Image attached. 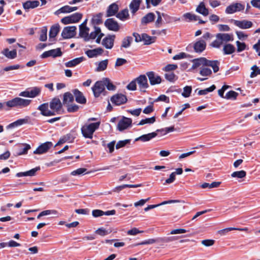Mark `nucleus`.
Listing matches in <instances>:
<instances>
[{
	"instance_id": "nucleus-1",
	"label": "nucleus",
	"mask_w": 260,
	"mask_h": 260,
	"mask_svg": "<svg viewBox=\"0 0 260 260\" xmlns=\"http://www.w3.org/2000/svg\"><path fill=\"white\" fill-rule=\"evenodd\" d=\"M31 102L30 100L16 97L6 102V106L9 109L14 108H23L29 106Z\"/></svg>"
},
{
	"instance_id": "nucleus-2",
	"label": "nucleus",
	"mask_w": 260,
	"mask_h": 260,
	"mask_svg": "<svg viewBox=\"0 0 260 260\" xmlns=\"http://www.w3.org/2000/svg\"><path fill=\"white\" fill-rule=\"evenodd\" d=\"M100 121L85 124L81 128V133L85 138L92 139L94 132L99 128Z\"/></svg>"
},
{
	"instance_id": "nucleus-3",
	"label": "nucleus",
	"mask_w": 260,
	"mask_h": 260,
	"mask_svg": "<svg viewBox=\"0 0 260 260\" xmlns=\"http://www.w3.org/2000/svg\"><path fill=\"white\" fill-rule=\"evenodd\" d=\"M89 28L87 26H79V36L83 38L84 41H88L95 39V31L94 29L89 33Z\"/></svg>"
},
{
	"instance_id": "nucleus-4",
	"label": "nucleus",
	"mask_w": 260,
	"mask_h": 260,
	"mask_svg": "<svg viewBox=\"0 0 260 260\" xmlns=\"http://www.w3.org/2000/svg\"><path fill=\"white\" fill-rule=\"evenodd\" d=\"M82 17V14L81 13H76L62 18L61 19V22L64 24L77 23L81 20Z\"/></svg>"
},
{
	"instance_id": "nucleus-5",
	"label": "nucleus",
	"mask_w": 260,
	"mask_h": 260,
	"mask_svg": "<svg viewBox=\"0 0 260 260\" xmlns=\"http://www.w3.org/2000/svg\"><path fill=\"white\" fill-rule=\"evenodd\" d=\"M77 28L75 26L65 27L61 32V36L64 39L73 38L76 35Z\"/></svg>"
},
{
	"instance_id": "nucleus-6",
	"label": "nucleus",
	"mask_w": 260,
	"mask_h": 260,
	"mask_svg": "<svg viewBox=\"0 0 260 260\" xmlns=\"http://www.w3.org/2000/svg\"><path fill=\"white\" fill-rule=\"evenodd\" d=\"M49 107L51 110V112L54 113V115L58 114L62 108V104L58 98H55L53 99L49 103Z\"/></svg>"
},
{
	"instance_id": "nucleus-7",
	"label": "nucleus",
	"mask_w": 260,
	"mask_h": 260,
	"mask_svg": "<svg viewBox=\"0 0 260 260\" xmlns=\"http://www.w3.org/2000/svg\"><path fill=\"white\" fill-rule=\"evenodd\" d=\"M92 90L94 95L95 97H99L105 90V85L103 80L102 79L101 81L96 82L94 86L92 87Z\"/></svg>"
},
{
	"instance_id": "nucleus-8",
	"label": "nucleus",
	"mask_w": 260,
	"mask_h": 260,
	"mask_svg": "<svg viewBox=\"0 0 260 260\" xmlns=\"http://www.w3.org/2000/svg\"><path fill=\"white\" fill-rule=\"evenodd\" d=\"M53 146L51 142H46L41 144L34 151L36 154H42L46 153Z\"/></svg>"
},
{
	"instance_id": "nucleus-9",
	"label": "nucleus",
	"mask_w": 260,
	"mask_h": 260,
	"mask_svg": "<svg viewBox=\"0 0 260 260\" xmlns=\"http://www.w3.org/2000/svg\"><path fill=\"white\" fill-rule=\"evenodd\" d=\"M132 123V120L131 118L123 117L118 122L117 128L119 131H122L128 128Z\"/></svg>"
},
{
	"instance_id": "nucleus-10",
	"label": "nucleus",
	"mask_w": 260,
	"mask_h": 260,
	"mask_svg": "<svg viewBox=\"0 0 260 260\" xmlns=\"http://www.w3.org/2000/svg\"><path fill=\"white\" fill-rule=\"evenodd\" d=\"M115 38V35L107 36L103 39L102 41V45L107 49H111L114 46Z\"/></svg>"
},
{
	"instance_id": "nucleus-11",
	"label": "nucleus",
	"mask_w": 260,
	"mask_h": 260,
	"mask_svg": "<svg viewBox=\"0 0 260 260\" xmlns=\"http://www.w3.org/2000/svg\"><path fill=\"white\" fill-rule=\"evenodd\" d=\"M111 101L116 105H120L125 103L127 101V98L124 94L118 93L111 97Z\"/></svg>"
},
{
	"instance_id": "nucleus-12",
	"label": "nucleus",
	"mask_w": 260,
	"mask_h": 260,
	"mask_svg": "<svg viewBox=\"0 0 260 260\" xmlns=\"http://www.w3.org/2000/svg\"><path fill=\"white\" fill-rule=\"evenodd\" d=\"M105 25L110 30L117 31L119 29V26L117 22L113 18L107 19L105 22Z\"/></svg>"
},
{
	"instance_id": "nucleus-13",
	"label": "nucleus",
	"mask_w": 260,
	"mask_h": 260,
	"mask_svg": "<svg viewBox=\"0 0 260 260\" xmlns=\"http://www.w3.org/2000/svg\"><path fill=\"white\" fill-rule=\"evenodd\" d=\"M150 83L152 85L160 84L161 82V77L153 72L147 73Z\"/></svg>"
},
{
	"instance_id": "nucleus-14",
	"label": "nucleus",
	"mask_w": 260,
	"mask_h": 260,
	"mask_svg": "<svg viewBox=\"0 0 260 260\" xmlns=\"http://www.w3.org/2000/svg\"><path fill=\"white\" fill-rule=\"evenodd\" d=\"M49 105L48 103H44L40 105L38 109L41 111V114L44 116H51L54 115L51 110H48Z\"/></svg>"
},
{
	"instance_id": "nucleus-15",
	"label": "nucleus",
	"mask_w": 260,
	"mask_h": 260,
	"mask_svg": "<svg viewBox=\"0 0 260 260\" xmlns=\"http://www.w3.org/2000/svg\"><path fill=\"white\" fill-rule=\"evenodd\" d=\"M135 79L141 90L146 89L148 87L147 79L146 76L140 75Z\"/></svg>"
},
{
	"instance_id": "nucleus-16",
	"label": "nucleus",
	"mask_w": 260,
	"mask_h": 260,
	"mask_svg": "<svg viewBox=\"0 0 260 260\" xmlns=\"http://www.w3.org/2000/svg\"><path fill=\"white\" fill-rule=\"evenodd\" d=\"M206 61V58L205 57H200L193 59L192 60L191 69L195 70L198 68L201 69L204 66H205Z\"/></svg>"
},
{
	"instance_id": "nucleus-17",
	"label": "nucleus",
	"mask_w": 260,
	"mask_h": 260,
	"mask_svg": "<svg viewBox=\"0 0 260 260\" xmlns=\"http://www.w3.org/2000/svg\"><path fill=\"white\" fill-rule=\"evenodd\" d=\"M77 9V7H71L69 5H66L56 11L54 14L56 15H58L61 13H70L76 11Z\"/></svg>"
},
{
	"instance_id": "nucleus-18",
	"label": "nucleus",
	"mask_w": 260,
	"mask_h": 260,
	"mask_svg": "<svg viewBox=\"0 0 260 260\" xmlns=\"http://www.w3.org/2000/svg\"><path fill=\"white\" fill-rule=\"evenodd\" d=\"M29 120V117L28 116H26L24 118L19 119L16 121L10 123L7 126L8 128H12L14 127H16L22 125L24 124H26L28 122Z\"/></svg>"
},
{
	"instance_id": "nucleus-19",
	"label": "nucleus",
	"mask_w": 260,
	"mask_h": 260,
	"mask_svg": "<svg viewBox=\"0 0 260 260\" xmlns=\"http://www.w3.org/2000/svg\"><path fill=\"white\" fill-rule=\"evenodd\" d=\"M243 5L240 3H235L231 5L226 7L225 13L227 14H233L237 11H239L243 9Z\"/></svg>"
},
{
	"instance_id": "nucleus-20",
	"label": "nucleus",
	"mask_w": 260,
	"mask_h": 260,
	"mask_svg": "<svg viewBox=\"0 0 260 260\" xmlns=\"http://www.w3.org/2000/svg\"><path fill=\"white\" fill-rule=\"evenodd\" d=\"M60 30V26L58 23L51 26L49 33V39L50 41H53L57 36Z\"/></svg>"
},
{
	"instance_id": "nucleus-21",
	"label": "nucleus",
	"mask_w": 260,
	"mask_h": 260,
	"mask_svg": "<svg viewBox=\"0 0 260 260\" xmlns=\"http://www.w3.org/2000/svg\"><path fill=\"white\" fill-rule=\"evenodd\" d=\"M206 43L203 40L197 41L193 45L194 50L197 53L202 52L206 48Z\"/></svg>"
},
{
	"instance_id": "nucleus-22",
	"label": "nucleus",
	"mask_w": 260,
	"mask_h": 260,
	"mask_svg": "<svg viewBox=\"0 0 260 260\" xmlns=\"http://www.w3.org/2000/svg\"><path fill=\"white\" fill-rule=\"evenodd\" d=\"M84 59L83 57H77L65 62L64 66L67 68H73L81 63Z\"/></svg>"
},
{
	"instance_id": "nucleus-23",
	"label": "nucleus",
	"mask_w": 260,
	"mask_h": 260,
	"mask_svg": "<svg viewBox=\"0 0 260 260\" xmlns=\"http://www.w3.org/2000/svg\"><path fill=\"white\" fill-rule=\"evenodd\" d=\"M182 202L181 201L178 200H170L167 201H164L161 202V203L156 204V205H151L148 206L147 207L144 208V210L145 211H147L150 209H153L154 208L157 207L161 205L167 204H171V203H180Z\"/></svg>"
},
{
	"instance_id": "nucleus-24",
	"label": "nucleus",
	"mask_w": 260,
	"mask_h": 260,
	"mask_svg": "<svg viewBox=\"0 0 260 260\" xmlns=\"http://www.w3.org/2000/svg\"><path fill=\"white\" fill-rule=\"evenodd\" d=\"M75 97L76 101L80 104H83L86 102L85 98L83 96L82 93L78 89H75L73 91Z\"/></svg>"
},
{
	"instance_id": "nucleus-25",
	"label": "nucleus",
	"mask_w": 260,
	"mask_h": 260,
	"mask_svg": "<svg viewBox=\"0 0 260 260\" xmlns=\"http://www.w3.org/2000/svg\"><path fill=\"white\" fill-rule=\"evenodd\" d=\"M219 62L218 60H211L206 58V65L208 67H211L214 73L219 71Z\"/></svg>"
},
{
	"instance_id": "nucleus-26",
	"label": "nucleus",
	"mask_w": 260,
	"mask_h": 260,
	"mask_svg": "<svg viewBox=\"0 0 260 260\" xmlns=\"http://www.w3.org/2000/svg\"><path fill=\"white\" fill-rule=\"evenodd\" d=\"M216 38L221 40L222 43L233 40V35L224 33H219L216 36Z\"/></svg>"
},
{
	"instance_id": "nucleus-27",
	"label": "nucleus",
	"mask_w": 260,
	"mask_h": 260,
	"mask_svg": "<svg viewBox=\"0 0 260 260\" xmlns=\"http://www.w3.org/2000/svg\"><path fill=\"white\" fill-rule=\"evenodd\" d=\"M40 168L39 167H36L26 172L18 173L16 174V176L17 177H21L23 176H33L35 175L37 171L40 170Z\"/></svg>"
},
{
	"instance_id": "nucleus-28",
	"label": "nucleus",
	"mask_w": 260,
	"mask_h": 260,
	"mask_svg": "<svg viewBox=\"0 0 260 260\" xmlns=\"http://www.w3.org/2000/svg\"><path fill=\"white\" fill-rule=\"evenodd\" d=\"M118 11V6L115 4L113 3L110 5L107 11V17H110L115 15Z\"/></svg>"
},
{
	"instance_id": "nucleus-29",
	"label": "nucleus",
	"mask_w": 260,
	"mask_h": 260,
	"mask_svg": "<svg viewBox=\"0 0 260 260\" xmlns=\"http://www.w3.org/2000/svg\"><path fill=\"white\" fill-rule=\"evenodd\" d=\"M156 132H152L148 134L143 135L136 139V141H141L143 142H146L150 140L157 136Z\"/></svg>"
},
{
	"instance_id": "nucleus-30",
	"label": "nucleus",
	"mask_w": 260,
	"mask_h": 260,
	"mask_svg": "<svg viewBox=\"0 0 260 260\" xmlns=\"http://www.w3.org/2000/svg\"><path fill=\"white\" fill-rule=\"evenodd\" d=\"M40 2L38 1H27L23 4L24 9H34L39 6Z\"/></svg>"
},
{
	"instance_id": "nucleus-31",
	"label": "nucleus",
	"mask_w": 260,
	"mask_h": 260,
	"mask_svg": "<svg viewBox=\"0 0 260 260\" xmlns=\"http://www.w3.org/2000/svg\"><path fill=\"white\" fill-rule=\"evenodd\" d=\"M142 0H132L129 4V9L131 12L134 14L140 8V4Z\"/></svg>"
},
{
	"instance_id": "nucleus-32",
	"label": "nucleus",
	"mask_w": 260,
	"mask_h": 260,
	"mask_svg": "<svg viewBox=\"0 0 260 260\" xmlns=\"http://www.w3.org/2000/svg\"><path fill=\"white\" fill-rule=\"evenodd\" d=\"M104 50L102 48H98L87 51L86 54L89 57L92 58L102 54Z\"/></svg>"
},
{
	"instance_id": "nucleus-33",
	"label": "nucleus",
	"mask_w": 260,
	"mask_h": 260,
	"mask_svg": "<svg viewBox=\"0 0 260 260\" xmlns=\"http://www.w3.org/2000/svg\"><path fill=\"white\" fill-rule=\"evenodd\" d=\"M196 11L204 16H206L209 14V11L206 8L205 5L203 2L200 3L199 6L196 8Z\"/></svg>"
},
{
	"instance_id": "nucleus-34",
	"label": "nucleus",
	"mask_w": 260,
	"mask_h": 260,
	"mask_svg": "<svg viewBox=\"0 0 260 260\" xmlns=\"http://www.w3.org/2000/svg\"><path fill=\"white\" fill-rule=\"evenodd\" d=\"M154 18L155 15L153 13H148L142 18L141 23L143 24H147L152 22L154 20Z\"/></svg>"
},
{
	"instance_id": "nucleus-35",
	"label": "nucleus",
	"mask_w": 260,
	"mask_h": 260,
	"mask_svg": "<svg viewBox=\"0 0 260 260\" xmlns=\"http://www.w3.org/2000/svg\"><path fill=\"white\" fill-rule=\"evenodd\" d=\"M2 53L9 59H14L16 57L17 51L16 49L9 51L8 48H6L3 50Z\"/></svg>"
},
{
	"instance_id": "nucleus-36",
	"label": "nucleus",
	"mask_w": 260,
	"mask_h": 260,
	"mask_svg": "<svg viewBox=\"0 0 260 260\" xmlns=\"http://www.w3.org/2000/svg\"><path fill=\"white\" fill-rule=\"evenodd\" d=\"M108 59H106L96 63L95 71L102 72L105 70L108 66Z\"/></svg>"
},
{
	"instance_id": "nucleus-37",
	"label": "nucleus",
	"mask_w": 260,
	"mask_h": 260,
	"mask_svg": "<svg viewBox=\"0 0 260 260\" xmlns=\"http://www.w3.org/2000/svg\"><path fill=\"white\" fill-rule=\"evenodd\" d=\"M133 39L131 36H127L123 39L121 42V49L122 48H128L130 47Z\"/></svg>"
},
{
	"instance_id": "nucleus-38",
	"label": "nucleus",
	"mask_w": 260,
	"mask_h": 260,
	"mask_svg": "<svg viewBox=\"0 0 260 260\" xmlns=\"http://www.w3.org/2000/svg\"><path fill=\"white\" fill-rule=\"evenodd\" d=\"M142 39L145 45H150L155 41V37L149 36L146 34H142Z\"/></svg>"
},
{
	"instance_id": "nucleus-39",
	"label": "nucleus",
	"mask_w": 260,
	"mask_h": 260,
	"mask_svg": "<svg viewBox=\"0 0 260 260\" xmlns=\"http://www.w3.org/2000/svg\"><path fill=\"white\" fill-rule=\"evenodd\" d=\"M41 89L38 87H34L29 89L30 98H35L41 93Z\"/></svg>"
},
{
	"instance_id": "nucleus-40",
	"label": "nucleus",
	"mask_w": 260,
	"mask_h": 260,
	"mask_svg": "<svg viewBox=\"0 0 260 260\" xmlns=\"http://www.w3.org/2000/svg\"><path fill=\"white\" fill-rule=\"evenodd\" d=\"M128 11L127 9H124L116 15V17L121 20L124 21L128 18Z\"/></svg>"
},
{
	"instance_id": "nucleus-41",
	"label": "nucleus",
	"mask_w": 260,
	"mask_h": 260,
	"mask_svg": "<svg viewBox=\"0 0 260 260\" xmlns=\"http://www.w3.org/2000/svg\"><path fill=\"white\" fill-rule=\"evenodd\" d=\"M30 149V146L29 144H24L22 146H20L18 152H17V155H21L26 154L27 151Z\"/></svg>"
},
{
	"instance_id": "nucleus-42",
	"label": "nucleus",
	"mask_w": 260,
	"mask_h": 260,
	"mask_svg": "<svg viewBox=\"0 0 260 260\" xmlns=\"http://www.w3.org/2000/svg\"><path fill=\"white\" fill-rule=\"evenodd\" d=\"M212 72L207 66H203L200 70L199 74L202 76H210Z\"/></svg>"
},
{
	"instance_id": "nucleus-43",
	"label": "nucleus",
	"mask_w": 260,
	"mask_h": 260,
	"mask_svg": "<svg viewBox=\"0 0 260 260\" xmlns=\"http://www.w3.org/2000/svg\"><path fill=\"white\" fill-rule=\"evenodd\" d=\"M183 18L188 21H197L199 20V16L191 13H186L183 14Z\"/></svg>"
},
{
	"instance_id": "nucleus-44",
	"label": "nucleus",
	"mask_w": 260,
	"mask_h": 260,
	"mask_svg": "<svg viewBox=\"0 0 260 260\" xmlns=\"http://www.w3.org/2000/svg\"><path fill=\"white\" fill-rule=\"evenodd\" d=\"M94 31H95L96 43L99 44L101 42L102 38L104 34L101 32V28L98 26H94Z\"/></svg>"
},
{
	"instance_id": "nucleus-45",
	"label": "nucleus",
	"mask_w": 260,
	"mask_h": 260,
	"mask_svg": "<svg viewBox=\"0 0 260 260\" xmlns=\"http://www.w3.org/2000/svg\"><path fill=\"white\" fill-rule=\"evenodd\" d=\"M223 50L225 54H231L235 51V48L233 45L228 44L224 46Z\"/></svg>"
},
{
	"instance_id": "nucleus-46",
	"label": "nucleus",
	"mask_w": 260,
	"mask_h": 260,
	"mask_svg": "<svg viewBox=\"0 0 260 260\" xmlns=\"http://www.w3.org/2000/svg\"><path fill=\"white\" fill-rule=\"evenodd\" d=\"M102 14L99 13L95 15H94L91 20V23L92 25H93L94 26H96V25H98L102 23Z\"/></svg>"
},
{
	"instance_id": "nucleus-47",
	"label": "nucleus",
	"mask_w": 260,
	"mask_h": 260,
	"mask_svg": "<svg viewBox=\"0 0 260 260\" xmlns=\"http://www.w3.org/2000/svg\"><path fill=\"white\" fill-rule=\"evenodd\" d=\"M57 214V211L55 210H47L42 211L37 216V218L39 219L41 217L48 215H56Z\"/></svg>"
},
{
	"instance_id": "nucleus-48",
	"label": "nucleus",
	"mask_w": 260,
	"mask_h": 260,
	"mask_svg": "<svg viewBox=\"0 0 260 260\" xmlns=\"http://www.w3.org/2000/svg\"><path fill=\"white\" fill-rule=\"evenodd\" d=\"M105 87L106 86L107 88L109 90H114L115 86L111 82L110 79L108 78H104L103 79Z\"/></svg>"
},
{
	"instance_id": "nucleus-49",
	"label": "nucleus",
	"mask_w": 260,
	"mask_h": 260,
	"mask_svg": "<svg viewBox=\"0 0 260 260\" xmlns=\"http://www.w3.org/2000/svg\"><path fill=\"white\" fill-rule=\"evenodd\" d=\"M50 57L55 58L57 57H60L62 55V53L61 51L60 48H57L54 49L50 50Z\"/></svg>"
},
{
	"instance_id": "nucleus-50",
	"label": "nucleus",
	"mask_w": 260,
	"mask_h": 260,
	"mask_svg": "<svg viewBox=\"0 0 260 260\" xmlns=\"http://www.w3.org/2000/svg\"><path fill=\"white\" fill-rule=\"evenodd\" d=\"M155 121V117L154 116L150 118H147L142 119L138 124V125H143L145 124H152Z\"/></svg>"
},
{
	"instance_id": "nucleus-51",
	"label": "nucleus",
	"mask_w": 260,
	"mask_h": 260,
	"mask_svg": "<svg viewBox=\"0 0 260 260\" xmlns=\"http://www.w3.org/2000/svg\"><path fill=\"white\" fill-rule=\"evenodd\" d=\"M238 93L236 92L231 90L227 92L225 95H223L224 99H226L227 100H235L238 95Z\"/></svg>"
},
{
	"instance_id": "nucleus-52",
	"label": "nucleus",
	"mask_w": 260,
	"mask_h": 260,
	"mask_svg": "<svg viewBox=\"0 0 260 260\" xmlns=\"http://www.w3.org/2000/svg\"><path fill=\"white\" fill-rule=\"evenodd\" d=\"M233 230H239V231H243V229H237L235 228H225L222 230H219L217 233L218 234H219L221 236H224L226 235L229 232L233 231Z\"/></svg>"
},
{
	"instance_id": "nucleus-53",
	"label": "nucleus",
	"mask_w": 260,
	"mask_h": 260,
	"mask_svg": "<svg viewBox=\"0 0 260 260\" xmlns=\"http://www.w3.org/2000/svg\"><path fill=\"white\" fill-rule=\"evenodd\" d=\"M74 99V98L73 94L70 92H67L63 95V102L64 103H69L73 102Z\"/></svg>"
},
{
	"instance_id": "nucleus-54",
	"label": "nucleus",
	"mask_w": 260,
	"mask_h": 260,
	"mask_svg": "<svg viewBox=\"0 0 260 260\" xmlns=\"http://www.w3.org/2000/svg\"><path fill=\"white\" fill-rule=\"evenodd\" d=\"M251 70H252L250 74V77L254 78L258 75H260V67H257L256 65H253Z\"/></svg>"
},
{
	"instance_id": "nucleus-55",
	"label": "nucleus",
	"mask_w": 260,
	"mask_h": 260,
	"mask_svg": "<svg viewBox=\"0 0 260 260\" xmlns=\"http://www.w3.org/2000/svg\"><path fill=\"white\" fill-rule=\"evenodd\" d=\"M47 28L46 26L43 27L41 30L39 40L41 41L44 42L47 40Z\"/></svg>"
},
{
	"instance_id": "nucleus-56",
	"label": "nucleus",
	"mask_w": 260,
	"mask_h": 260,
	"mask_svg": "<svg viewBox=\"0 0 260 260\" xmlns=\"http://www.w3.org/2000/svg\"><path fill=\"white\" fill-rule=\"evenodd\" d=\"M156 13L157 14V19L155 21V25L156 27H159L162 23L163 16H162L161 15L163 14V13H160V12L156 11Z\"/></svg>"
},
{
	"instance_id": "nucleus-57",
	"label": "nucleus",
	"mask_w": 260,
	"mask_h": 260,
	"mask_svg": "<svg viewBox=\"0 0 260 260\" xmlns=\"http://www.w3.org/2000/svg\"><path fill=\"white\" fill-rule=\"evenodd\" d=\"M192 91V87L190 86H186L183 89V92H182V95L184 98H188Z\"/></svg>"
},
{
	"instance_id": "nucleus-58",
	"label": "nucleus",
	"mask_w": 260,
	"mask_h": 260,
	"mask_svg": "<svg viewBox=\"0 0 260 260\" xmlns=\"http://www.w3.org/2000/svg\"><path fill=\"white\" fill-rule=\"evenodd\" d=\"M220 184V182H213L211 183H204L202 184L201 187L203 188H207V187H209L210 188H212L217 187L218 186H219Z\"/></svg>"
},
{
	"instance_id": "nucleus-59",
	"label": "nucleus",
	"mask_w": 260,
	"mask_h": 260,
	"mask_svg": "<svg viewBox=\"0 0 260 260\" xmlns=\"http://www.w3.org/2000/svg\"><path fill=\"white\" fill-rule=\"evenodd\" d=\"M131 142L130 139H126L124 140H121L118 141L116 145V149H118L125 146L127 144H129Z\"/></svg>"
},
{
	"instance_id": "nucleus-60",
	"label": "nucleus",
	"mask_w": 260,
	"mask_h": 260,
	"mask_svg": "<svg viewBox=\"0 0 260 260\" xmlns=\"http://www.w3.org/2000/svg\"><path fill=\"white\" fill-rule=\"evenodd\" d=\"M95 233L101 236H104L110 234L111 231H108L103 228H101L97 229Z\"/></svg>"
},
{
	"instance_id": "nucleus-61",
	"label": "nucleus",
	"mask_w": 260,
	"mask_h": 260,
	"mask_svg": "<svg viewBox=\"0 0 260 260\" xmlns=\"http://www.w3.org/2000/svg\"><path fill=\"white\" fill-rule=\"evenodd\" d=\"M87 169L85 168H79L71 173V175L73 176L80 175L83 174H86Z\"/></svg>"
},
{
	"instance_id": "nucleus-62",
	"label": "nucleus",
	"mask_w": 260,
	"mask_h": 260,
	"mask_svg": "<svg viewBox=\"0 0 260 260\" xmlns=\"http://www.w3.org/2000/svg\"><path fill=\"white\" fill-rule=\"evenodd\" d=\"M231 177L237 179H242L244 178V171H236L232 173Z\"/></svg>"
},
{
	"instance_id": "nucleus-63",
	"label": "nucleus",
	"mask_w": 260,
	"mask_h": 260,
	"mask_svg": "<svg viewBox=\"0 0 260 260\" xmlns=\"http://www.w3.org/2000/svg\"><path fill=\"white\" fill-rule=\"evenodd\" d=\"M165 78L171 82H173L176 79V75L173 73L171 72H168L167 73H166L165 75Z\"/></svg>"
},
{
	"instance_id": "nucleus-64",
	"label": "nucleus",
	"mask_w": 260,
	"mask_h": 260,
	"mask_svg": "<svg viewBox=\"0 0 260 260\" xmlns=\"http://www.w3.org/2000/svg\"><path fill=\"white\" fill-rule=\"evenodd\" d=\"M127 63V60L122 58H118L115 62V67L118 68L119 67H120L121 66H123Z\"/></svg>"
}]
</instances>
